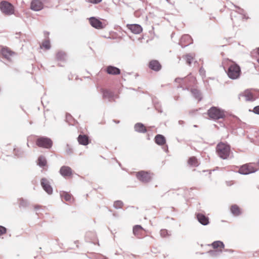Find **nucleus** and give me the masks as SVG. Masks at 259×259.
I'll use <instances>...</instances> for the list:
<instances>
[{
  "instance_id": "nucleus-1",
  "label": "nucleus",
  "mask_w": 259,
  "mask_h": 259,
  "mask_svg": "<svg viewBox=\"0 0 259 259\" xmlns=\"http://www.w3.org/2000/svg\"><path fill=\"white\" fill-rule=\"evenodd\" d=\"M230 152V146L226 143L220 142L216 147L217 154L223 159H226L229 157Z\"/></svg>"
},
{
  "instance_id": "nucleus-2",
  "label": "nucleus",
  "mask_w": 259,
  "mask_h": 259,
  "mask_svg": "<svg viewBox=\"0 0 259 259\" xmlns=\"http://www.w3.org/2000/svg\"><path fill=\"white\" fill-rule=\"evenodd\" d=\"M207 114L211 119L214 120L223 118L225 116V111L217 107H211L208 110Z\"/></svg>"
},
{
  "instance_id": "nucleus-3",
  "label": "nucleus",
  "mask_w": 259,
  "mask_h": 259,
  "mask_svg": "<svg viewBox=\"0 0 259 259\" xmlns=\"http://www.w3.org/2000/svg\"><path fill=\"white\" fill-rule=\"evenodd\" d=\"M227 74L228 76L231 79H235L238 78L241 74L240 67L236 63L232 62L229 67Z\"/></svg>"
},
{
  "instance_id": "nucleus-4",
  "label": "nucleus",
  "mask_w": 259,
  "mask_h": 259,
  "mask_svg": "<svg viewBox=\"0 0 259 259\" xmlns=\"http://www.w3.org/2000/svg\"><path fill=\"white\" fill-rule=\"evenodd\" d=\"M35 143L39 147L50 149L52 147L53 143L50 138L46 137H40L36 140Z\"/></svg>"
},
{
  "instance_id": "nucleus-5",
  "label": "nucleus",
  "mask_w": 259,
  "mask_h": 259,
  "mask_svg": "<svg viewBox=\"0 0 259 259\" xmlns=\"http://www.w3.org/2000/svg\"><path fill=\"white\" fill-rule=\"evenodd\" d=\"M257 170L258 168L256 167L255 163H249L242 165L239 169V172L243 175H247L254 172Z\"/></svg>"
},
{
  "instance_id": "nucleus-6",
  "label": "nucleus",
  "mask_w": 259,
  "mask_h": 259,
  "mask_svg": "<svg viewBox=\"0 0 259 259\" xmlns=\"http://www.w3.org/2000/svg\"><path fill=\"white\" fill-rule=\"evenodd\" d=\"M153 174L150 171L141 170L136 173V177L143 183H148L152 179Z\"/></svg>"
},
{
  "instance_id": "nucleus-7",
  "label": "nucleus",
  "mask_w": 259,
  "mask_h": 259,
  "mask_svg": "<svg viewBox=\"0 0 259 259\" xmlns=\"http://www.w3.org/2000/svg\"><path fill=\"white\" fill-rule=\"evenodd\" d=\"M0 9L3 13L7 15H12L14 13V6L6 1H2L0 3Z\"/></svg>"
},
{
  "instance_id": "nucleus-8",
  "label": "nucleus",
  "mask_w": 259,
  "mask_h": 259,
  "mask_svg": "<svg viewBox=\"0 0 259 259\" xmlns=\"http://www.w3.org/2000/svg\"><path fill=\"white\" fill-rule=\"evenodd\" d=\"M1 53L3 57L9 61H11L12 57L15 55L16 53L7 47H3L1 50Z\"/></svg>"
},
{
  "instance_id": "nucleus-9",
  "label": "nucleus",
  "mask_w": 259,
  "mask_h": 259,
  "mask_svg": "<svg viewBox=\"0 0 259 259\" xmlns=\"http://www.w3.org/2000/svg\"><path fill=\"white\" fill-rule=\"evenodd\" d=\"M133 233L139 238H141L146 236L145 230L140 225H136L133 227Z\"/></svg>"
},
{
  "instance_id": "nucleus-10",
  "label": "nucleus",
  "mask_w": 259,
  "mask_h": 259,
  "mask_svg": "<svg viewBox=\"0 0 259 259\" xmlns=\"http://www.w3.org/2000/svg\"><path fill=\"white\" fill-rule=\"evenodd\" d=\"M244 98L246 101H254L255 99L252 92L251 90H247L239 95V99Z\"/></svg>"
},
{
  "instance_id": "nucleus-11",
  "label": "nucleus",
  "mask_w": 259,
  "mask_h": 259,
  "mask_svg": "<svg viewBox=\"0 0 259 259\" xmlns=\"http://www.w3.org/2000/svg\"><path fill=\"white\" fill-rule=\"evenodd\" d=\"M44 8L43 3L39 0H32L30 3V8L34 11H38Z\"/></svg>"
},
{
  "instance_id": "nucleus-12",
  "label": "nucleus",
  "mask_w": 259,
  "mask_h": 259,
  "mask_svg": "<svg viewBox=\"0 0 259 259\" xmlns=\"http://www.w3.org/2000/svg\"><path fill=\"white\" fill-rule=\"evenodd\" d=\"M193 39L191 36L188 34H185L182 36L180 41V44L182 47H185L192 44Z\"/></svg>"
},
{
  "instance_id": "nucleus-13",
  "label": "nucleus",
  "mask_w": 259,
  "mask_h": 259,
  "mask_svg": "<svg viewBox=\"0 0 259 259\" xmlns=\"http://www.w3.org/2000/svg\"><path fill=\"white\" fill-rule=\"evenodd\" d=\"M91 25L94 28L98 29H102L104 27L103 23L99 19L92 17L89 19Z\"/></svg>"
},
{
  "instance_id": "nucleus-14",
  "label": "nucleus",
  "mask_w": 259,
  "mask_h": 259,
  "mask_svg": "<svg viewBox=\"0 0 259 259\" xmlns=\"http://www.w3.org/2000/svg\"><path fill=\"white\" fill-rule=\"evenodd\" d=\"M60 173L64 177H70L72 175V170L69 166H63L60 169Z\"/></svg>"
},
{
  "instance_id": "nucleus-15",
  "label": "nucleus",
  "mask_w": 259,
  "mask_h": 259,
  "mask_svg": "<svg viewBox=\"0 0 259 259\" xmlns=\"http://www.w3.org/2000/svg\"><path fill=\"white\" fill-rule=\"evenodd\" d=\"M126 27L134 34H140L143 30L142 27L139 24H127Z\"/></svg>"
},
{
  "instance_id": "nucleus-16",
  "label": "nucleus",
  "mask_w": 259,
  "mask_h": 259,
  "mask_svg": "<svg viewBox=\"0 0 259 259\" xmlns=\"http://www.w3.org/2000/svg\"><path fill=\"white\" fill-rule=\"evenodd\" d=\"M148 66L150 69L155 71H158L161 69V65L158 61L152 60L149 63Z\"/></svg>"
},
{
  "instance_id": "nucleus-17",
  "label": "nucleus",
  "mask_w": 259,
  "mask_h": 259,
  "mask_svg": "<svg viewBox=\"0 0 259 259\" xmlns=\"http://www.w3.org/2000/svg\"><path fill=\"white\" fill-rule=\"evenodd\" d=\"M41 185L44 190L47 192L49 194H51L53 192V189L48 181L46 178H42L41 180Z\"/></svg>"
},
{
  "instance_id": "nucleus-18",
  "label": "nucleus",
  "mask_w": 259,
  "mask_h": 259,
  "mask_svg": "<svg viewBox=\"0 0 259 259\" xmlns=\"http://www.w3.org/2000/svg\"><path fill=\"white\" fill-rule=\"evenodd\" d=\"M105 70L107 73L113 75H118L120 73V70L119 68L110 65L108 66Z\"/></svg>"
},
{
  "instance_id": "nucleus-19",
  "label": "nucleus",
  "mask_w": 259,
  "mask_h": 259,
  "mask_svg": "<svg viewBox=\"0 0 259 259\" xmlns=\"http://www.w3.org/2000/svg\"><path fill=\"white\" fill-rule=\"evenodd\" d=\"M79 144L86 146L90 143L89 137L85 135H79L77 138Z\"/></svg>"
},
{
  "instance_id": "nucleus-20",
  "label": "nucleus",
  "mask_w": 259,
  "mask_h": 259,
  "mask_svg": "<svg viewBox=\"0 0 259 259\" xmlns=\"http://www.w3.org/2000/svg\"><path fill=\"white\" fill-rule=\"evenodd\" d=\"M60 196L63 199L69 203H71L74 201V198L72 195L68 192L62 191L60 193Z\"/></svg>"
},
{
  "instance_id": "nucleus-21",
  "label": "nucleus",
  "mask_w": 259,
  "mask_h": 259,
  "mask_svg": "<svg viewBox=\"0 0 259 259\" xmlns=\"http://www.w3.org/2000/svg\"><path fill=\"white\" fill-rule=\"evenodd\" d=\"M197 218L198 221L203 225H206L209 223L208 218L202 213H198Z\"/></svg>"
},
{
  "instance_id": "nucleus-22",
  "label": "nucleus",
  "mask_w": 259,
  "mask_h": 259,
  "mask_svg": "<svg viewBox=\"0 0 259 259\" xmlns=\"http://www.w3.org/2000/svg\"><path fill=\"white\" fill-rule=\"evenodd\" d=\"M155 142L158 145H163L166 143L165 137L161 135H157L155 137Z\"/></svg>"
},
{
  "instance_id": "nucleus-23",
  "label": "nucleus",
  "mask_w": 259,
  "mask_h": 259,
  "mask_svg": "<svg viewBox=\"0 0 259 259\" xmlns=\"http://www.w3.org/2000/svg\"><path fill=\"white\" fill-rule=\"evenodd\" d=\"M211 246L214 249H216L220 251H222L224 248V244L220 241H217L213 242Z\"/></svg>"
},
{
  "instance_id": "nucleus-24",
  "label": "nucleus",
  "mask_w": 259,
  "mask_h": 259,
  "mask_svg": "<svg viewBox=\"0 0 259 259\" xmlns=\"http://www.w3.org/2000/svg\"><path fill=\"white\" fill-rule=\"evenodd\" d=\"M135 130L136 131L139 133H146L147 130L144 125L141 123H137L135 125Z\"/></svg>"
},
{
  "instance_id": "nucleus-25",
  "label": "nucleus",
  "mask_w": 259,
  "mask_h": 259,
  "mask_svg": "<svg viewBox=\"0 0 259 259\" xmlns=\"http://www.w3.org/2000/svg\"><path fill=\"white\" fill-rule=\"evenodd\" d=\"M66 54L62 51H59L56 53V59L58 61H64L66 60Z\"/></svg>"
},
{
  "instance_id": "nucleus-26",
  "label": "nucleus",
  "mask_w": 259,
  "mask_h": 259,
  "mask_svg": "<svg viewBox=\"0 0 259 259\" xmlns=\"http://www.w3.org/2000/svg\"><path fill=\"white\" fill-rule=\"evenodd\" d=\"M230 210L232 213L235 215H239L241 213L240 208L236 204L232 205Z\"/></svg>"
},
{
  "instance_id": "nucleus-27",
  "label": "nucleus",
  "mask_w": 259,
  "mask_h": 259,
  "mask_svg": "<svg viewBox=\"0 0 259 259\" xmlns=\"http://www.w3.org/2000/svg\"><path fill=\"white\" fill-rule=\"evenodd\" d=\"M188 163L189 165L192 166H197L199 165L198 160L194 156L189 158L188 160Z\"/></svg>"
},
{
  "instance_id": "nucleus-28",
  "label": "nucleus",
  "mask_w": 259,
  "mask_h": 259,
  "mask_svg": "<svg viewBox=\"0 0 259 259\" xmlns=\"http://www.w3.org/2000/svg\"><path fill=\"white\" fill-rule=\"evenodd\" d=\"M47 160L45 157L39 156L37 160V164L40 167H44L47 165Z\"/></svg>"
},
{
  "instance_id": "nucleus-29",
  "label": "nucleus",
  "mask_w": 259,
  "mask_h": 259,
  "mask_svg": "<svg viewBox=\"0 0 259 259\" xmlns=\"http://www.w3.org/2000/svg\"><path fill=\"white\" fill-rule=\"evenodd\" d=\"M40 47L41 48H45L46 50H49L51 48V45L49 40L47 39L44 40L42 42Z\"/></svg>"
},
{
  "instance_id": "nucleus-30",
  "label": "nucleus",
  "mask_w": 259,
  "mask_h": 259,
  "mask_svg": "<svg viewBox=\"0 0 259 259\" xmlns=\"http://www.w3.org/2000/svg\"><path fill=\"white\" fill-rule=\"evenodd\" d=\"M185 59L186 60L187 63L188 65H190L192 61L194 59V55L192 54H187L185 56Z\"/></svg>"
},
{
  "instance_id": "nucleus-31",
  "label": "nucleus",
  "mask_w": 259,
  "mask_h": 259,
  "mask_svg": "<svg viewBox=\"0 0 259 259\" xmlns=\"http://www.w3.org/2000/svg\"><path fill=\"white\" fill-rule=\"evenodd\" d=\"M113 205L116 209H119L122 208L123 203L120 200H117L114 202Z\"/></svg>"
},
{
  "instance_id": "nucleus-32",
  "label": "nucleus",
  "mask_w": 259,
  "mask_h": 259,
  "mask_svg": "<svg viewBox=\"0 0 259 259\" xmlns=\"http://www.w3.org/2000/svg\"><path fill=\"white\" fill-rule=\"evenodd\" d=\"M65 151L67 154H71L73 153V149L70 145L67 144L65 148Z\"/></svg>"
},
{
  "instance_id": "nucleus-33",
  "label": "nucleus",
  "mask_w": 259,
  "mask_h": 259,
  "mask_svg": "<svg viewBox=\"0 0 259 259\" xmlns=\"http://www.w3.org/2000/svg\"><path fill=\"white\" fill-rule=\"evenodd\" d=\"M193 93L194 94L195 98L198 100L200 101L201 99V96L200 93L197 90H194L193 91Z\"/></svg>"
},
{
  "instance_id": "nucleus-34",
  "label": "nucleus",
  "mask_w": 259,
  "mask_h": 259,
  "mask_svg": "<svg viewBox=\"0 0 259 259\" xmlns=\"http://www.w3.org/2000/svg\"><path fill=\"white\" fill-rule=\"evenodd\" d=\"M6 232L7 229L4 227L0 226V235H2L6 234Z\"/></svg>"
},
{
  "instance_id": "nucleus-35",
  "label": "nucleus",
  "mask_w": 259,
  "mask_h": 259,
  "mask_svg": "<svg viewBox=\"0 0 259 259\" xmlns=\"http://www.w3.org/2000/svg\"><path fill=\"white\" fill-rule=\"evenodd\" d=\"M160 235L162 237H164L168 235V232L166 230H161L160 231Z\"/></svg>"
},
{
  "instance_id": "nucleus-36",
  "label": "nucleus",
  "mask_w": 259,
  "mask_h": 259,
  "mask_svg": "<svg viewBox=\"0 0 259 259\" xmlns=\"http://www.w3.org/2000/svg\"><path fill=\"white\" fill-rule=\"evenodd\" d=\"M102 0H88L89 3L97 4L100 3Z\"/></svg>"
},
{
  "instance_id": "nucleus-37",
  "label": "nucleus",
  "mask_w": 259,
  "mask_h": 259,
  "mask_svg": "<svg viewBox=\"0 0 259 259\" xmlns=\"http://www.w3.org/2000/svg\"><path fill=\"white\" fill-rule=\"evenodd\" d=\"M14 154L18 156V155H20V154L21 153V151H20V150L19 148H14Z\"/></svg>"
},
{
  "instance_id": "nucleus-38",
  "label": "nucleus",
  "mask_w": 259,
  "mask_h": 259,
  "mask_svg": "<svg viewBox=\"0 0 259 259\" xmlns=\"http://www.w3.org/2000/svg\"><path fill=\"white\" fill-rule=\"evenodd\" d=\"M253 112L257 114H259V106H256L253 108Z\"/></svg>"
},
{
  "instance_id": "nucleus-39",
  "label": "nucleus",
  "mask_w": 259,
  "mask_h": 259,
  "mask_svg": "<svg viewBox=\"0 0 259 259\" xmlns=\"http://www.w3.org/2000/svg\"><path fill=\"white\" fill-rule=\"evenodd\" d=\"M257 54H258V58H257V61L258 62V63H259V48L257 49Z\"/></svg>"
},
{
  "instance_id": "nucleus-40",
  "label": "nucleus",
  "mask_w": 259,
  "mask_h": 259,
  "mask_svg": "<svg viewBox=\"0 0 259 259\" xmlns=\"http://www.w3.org/2000/svg\"><path fill=\"white\" fill-rule=\"evenodd\" d=\"M40 207H41V206H38V205H35V206H34V208H35V209L39 208H40Z\"/></svg>"
},
{
  "instance_id": "nucleus-41",
  "label": "nucleus",
  "mask_w": 259,
  "mask_h": 259,
  "mask_svg": "<svg viewBox=\"0 0 259 259\" xmlns=\"http://www.w3.org/2000/svg\"><path fill=\"white\" fill-rule=\"evenodd\" d=\"M256 165L258 166V169H259V160L258 161L257 164H256Z\"/></svg>"
},
{
  "instance_id": "nucleus-42",
  "label": "nucleus",
  "mask_w": 259,
  "mask_h": 259,
  "mask_svg": "<svg viewBox=\"0 0 259 259\" xmlns=\"http://www.w3.org/2000/svg\"><path fill=\"white\" fill-rule=\"evenodd\" d=\"M166 1L168 3L172 4V3H171V2H170V0H166Z\"/></svg>"
},
{
  "instance_id": "nucleus-43",
  "label": "nucleus",
  "mask_w": 259,
  "mask_h": 259,
  "mask_svg": "<svg viewBox=\"0 0 259 259\" xmlns=\"http://www.w3.org/2000/svg\"><path fill=\"white\" fill-rule=\"evenodd\" d=\"M49 32H46V35H49Z\"/></svg>"
}]
</instances>
